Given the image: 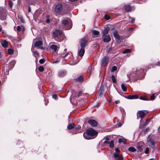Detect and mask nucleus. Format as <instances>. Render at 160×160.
<instances>
[{"instance_id": "4c0bfd02", "label": "nucleus", "mask_w": 160, "mask_h": 160, "mask_svg": "<svg viewBox=\"0 0 160 160\" xmlns=\"http://www.w3.org/2000/svg\"><path fill=\"white\" fill-rule=\"evenodd\" d=\"M112 48L107 47L106 49V52L108 53H110L111 51L112 50Z\"/></svg>"}, {"instance_id": "6e6552de", "label": "nucleus", "mask_w": 160, "mask_h": 160, "mask_svg": "<svg viewBox=\"0 0 160 160\" xmlns=\"http://www.w3.org/2000/svg\"><path fill=\"white\" fill-rule=\"evenodd\" d=\"M151 134L149 135L147 138V141L148 142L150 143L152 145H155L156 143V142L154 141L153 139H152L151 137Z\"/></svg>"}, {"instance_id": "603ef678", "label": "nucleus", "mask_w": 160, "mask_h": 160, "mask_svg": "<svg viewBox=\"0 0 160 160\" xmlns=\"http://www.w3.org/2000/svg\"><path fill=\"white\" fill-rule=\"evenodd\" d=\"M145 125V124H143V125H140L139 126V128H142Z\"/></svg>"}, {"instance_id": "49530a36", "label": "nucleus", "mask_w": 160, "mask_h": 160, "mask_svg": "<svg viewBox=\"0 0 160 160\" xmlns=\"http://www.w3.org/2000/svg\"><path fill=\"white\" fill-rule=\"evenodd\" d=\"M101 104V102H98L97 104H96L95 106H94V108H98Z\"/></svg>"}, {"instance_id": "72a5a7b5", "label": "nucleus", "mask_w": 160, "mask_h": 160, "mask_svg": "<svg viewBox=\"0 0 160 160\" xmlns=\"http://www.w3.org/2000/svg\"><path fill=\"white\" fill-rule=\"evenodd\" d=\"M131 52V50L130 49H126L123 51L122 53H126L128 52Z\"/></svg>"}, {"instance_id": "6e6d98bb", "label": "nucleus", "mask_w": 160, "mask_h": 160, "mask_svg": "<svg viewBox=\"0 0 160 160\" xmlns=\"http://www.w3.org/2000/svg\"><path fill=\"white\" fill-rule=\"evenodd\" d=\"M80 126H78L77 127H75L74 128V129L76 130H78L79 129Z\"/></svg>"}, {"instance_id": "9b49d317", "label": "nucleus", "mask_w": 160, "mask_h": 160, "mask_svg": "<svg viewBox=\"0 0 160 160\" xmlns=\"http://www.w3.org/2000/svg\"><path fill=\"white\" fill-rule=\"evenodd\" d=\"M109 60V58L107 56H105L102 59V66H105L107 64Z\"/></svg>"}, {"instance_id": "39448f33", "label": "nucleus", "mask_w": 160, "mask_h": 160, "mask_svg": "<svg viewBox=\"0 0 160 160\" xmlns=\"http://www.w3.org/2000/svg\"><path fill=\"white\" fill-rule=\"evenodd\" d=\"M62 34V32L61 30H56L54 31L53 32V37H54L55 39L58 42L61 41L58 38H57V37L60 36Z\"/></svg>"}, {"instance_id": "13d9d810", "label": "nucleus", "mask_w": 160, "mask_h": 160, "mask_svg": "<svg viewBox=\"0 0 160 160\" xmlns=\"http://www.w3.org/2000/svg\"><path fill=\"white\" fill-rule=\"evenodd\" d=\"M115 102L116 104H117L120 102V101L119 100H116L115 101Z\"/></svg>"}, {"instance_id": "1a4fd4ad", "label": "nucleus", "mask_w": 160, "mask_h": 160, "mask_svg": "<svg viewBox=\"0 0 160 160\" xmlns=\"http://www.w3.org/2000/svg\"><path fill=\"white\" fill-rule=\"evenodd\" d=\"M35 47H38L42 49H44V48L42 47V42L40 41L36 42L34 44Z\"/></svg>"}, {"instance_id": "5701e85b", "label": "nucleus", "mask_w": 160, "mask_h": 160, "mask_svg": "<svg viewBox=\"0 0 160 160\" xmlns=\"http://www.w3.org/2000/svg\"><path fill=\"white\" fill-rule=\"evenodd\" d=\"M124 9L126 11H131L132 10V8L129 5H126L124 6Z\"/></svg>"}, {"instance_id": "bb28decb", "label": "nucleus", "mask_w": 160, "mask_h": 160, "mask_svg": "<svg viewBox=\"0 0 160 160\" xmlns=\"http://www.w3.org/2000/svg\"><path fill=\"white\" fill-rule=\"evenodd\" d=\"M126 140L124 138L123 139H118V142L119 143H121L122 142H123L124 144H126Z\"/></svg>"}, {"instance_id": "864d4df0", "label": "nucleus", "mask_w": 160, "mask_h": 160, "mask_svg": "<svg viewBox=\"0 0 160 160\" xmlns=\"http://www.w3.org/2000/svg\"><path fill=\"white\" fill-rule=\"evenodd\" d=\"M88 71L89 73H91L92 72V68L91 67H89L88 69Z\"/></svg>"}, {"instance_id": "f03ea898", "label": "nucleus", "mask_w": 160, "mask_h": 160, "mask_svg": "<svg viewBox=\"0 0 160 160\" xmlns=\"http://www.w3.org/2000/svg\"><path fill=\"white\" fill-rule=\"evenodd\" d=\"M86 43L85 39L83 38L82 39L80 42V46L81 48L79 49L78 54V55L81 57H82L85 52V47Z\"/></svg>"}, {"instance_id": "ea45409f", "label": "nucleus", "mask_w": 160, "mask_h": 160, "mask_svg": "<svg viewBox=\"0 0 160 160\" xmlns=\"http://www.w3.org/2000/svg\"><path fill=\"white\" fill-rule=\"evenodd\" d=\"M117 69V68L116 66H113L112 69H111V71L112 72H114L115 71H116Z\"/></svg>"}, {"instance_id": "09e8293b", "label": "nucleus", "mask_w": 160, "mask_h": 160, "mask_svg": "<svg viewBox=\"0 0 160 160\" xmlns=\"http://www.w3.org/2000/svg\"><path fill=\"white\" fill-rule=\"evenodd\" d=\"M52 98L56 100L57 99L58 97L56 95H53L52 96Z\"/></svg>"}, {"instance_id": "7c9ffc66", "label": "nucleus", "mask_w": 160, "mask_h": 160, "mask_svg": "<svg viewBox=\"0 0 160 160\" xmlns=\"http://www.w3.org/2000/svg\"><path fill=\"white\" fill-rule=\"evenodd\" d=\"M74 123L71 124L68 126V129H71L74 128Z\"/></svg>"}, {"instance_id": "a19ab883", "label": "nucleus", "mask_w": 160, "mask_h": 160, "mask_svg": "<svg viewBox=\"0 0 160 160\" xmlns=\"http://www.w3.org/2000/svg\"><path fill=\"white\" fill-rule=\"evenodd\" d=\"M9 5V7L12 8V7L13 5V2L12 1L10 0L9 2L8 3Z\"/></svg>"}, {"instance_id": "f8f14e48", "label": "nucleus", "mask_w": 160, "mask_h": 160, "mask_svg": "<svg viewBox=\"0 0 160 160\" xmlns=\"http://www.w3.org/2000/svg\"><path fill=\"white\" fill-rule=\"evenodd\" d=\"M145 115V113L144 111H138L137 113V117H139L142 119L143 118Z\"/></svg>"}, {"instance_id": "69168bd1", "label": "nucleus", "mask_w": 160, "mask_h": 160, "mask_svg": "<svg viewBox=\"0 0 160 160\" xmlns=\"http://www.w3.org/2000/svg\"><path fill=\"white\" fill-rule=\"evenodd\" d=\"M148 160H155V159L154 158H152Z\"/></svg>"}, {"instance_id": "3c124183", "label": "nucleus", "mask_w": 160, "mask_h": 160, "mask_svg": "<svg viewBox=\"0 0 160 160\" xmlns=\"http://www.w3.org/2000/svg\"><path fill=\"white\" fill-rule=\"evenodd\" d=\"M82 91H80L79 92L78 94V97H79L82 94Z\"/></svg>"}, {"instance_id": "393cba45", "label": "nucleus", "mask_w": 160, "mask_h": 160, "mask_svg": "<svg viewBox=\"0 0 160 160\" xmlns=\"http://www.w3.org/2000/svg\"><path fill=\"white\" fill-rule=\"evenodd\" d=\"M60 56L62 58H66L67 57L68 59L71 57V53L68 52L65 55H63L62 54H61L60 55Z\"/></svg>"}, {"instance_id": "c9c22d12", "label": "nucleus", "mask_w": 160, "mask_h": 160, "mask_svg": "<svg viewBox=\"0 0 160 160\" xmlns=\"http://www.w3.org/2000/svg\"><path fill=\"white\" fill-rule=\"evenodd\" d=\"M111 78L112 81V82L113 83H115L116 82V80L115 78V76L114 75H112V76Z\"/></svg>"}, {"instance_id": "de8ad7c7", "label": "nucleus", "mask_w": 160, "mask_h": 160, "mask_svg": "<svg viewBox=\"0 0 160 160\" xmlns=\"http://www.w3.org/2000/svg\"><path fill=\"white\" fill-rule=\"evenodd\" d=\"M149 151V149L148 148H147L146 149L145 151V153L146 154H147L148 153Z\"/></svg>"}, {"instance_id": "f3484780", "label": "nucleus", "mask_w": 160, "mask_h": 160, "mask_svg": "<svg viewBox=\"0 0 160 160\" xmlns=\"http://www.w3.org/2000/svg\"><path fill=\"white\" fill-rule=\"evenodd\" d=\"M16 63V61L14 60H12L9 63L8 67L10 69H11L14 66Z\"/></svg>"}, {"instance_id": "0eeeda50", "label": "nucleus", "mask_w": 160, "mask_h": 160, "mask_svg": "<svg viewBox=\"0 0 160 160\" xmlns=\"http://www.w3.org/2000/svg\"><path fill=\"white\" fill-rule=\"evenodd\" d=\"M114 36L116 38V40L117 42L119 43L121 42L120 40L121 37L118 34V32L117 30L114 31L113 33Z\"/></svg>"}, {"instance_id": "aec40b11", "label": "nucleus", "mask_w": 160, "mask_h": 160, "mask_svg": "<svg viewBox=\"0 0 160 160\" xmlns=\"http://www.w3.org/2000/svg\"><path fill=\"white\" fill-rule=\"evenodd\" d=\"M17 30L18 32H23L25 30V28L24 27L22 26H18L17 27Z\"/></svg>"}, {"instance_id": "423d86ee", "label": "nucleus", "mask_w": 160, "mask_h": 160, "mask_svg": "<svg viewBox=\"0 0 160 160\" xmlns=\"http://www.w3.org/2000/svg\"><path fill=\"white\" fill-rule=\"evenodd\" d=\"M50 48L54 52L57 51L59 48V45L58 44H57L54 42H51L50 43Z\"/></svg>"}, {"instance_id": "f704fd0d", "label": "nucleus", "mask_w": 160, "mask_h": 160, "mask_svg": "<svg viewBox=\"0 0 160 160\" xmlns=\"http://www.w3.org/2000/svg\"><path fill=\"white\" fill-rule=\"evenodd\" d=\"M115 152L114 153V155H115V154H117V155H118L119 153L120 152V150L118 148H116L115 149Z\"/></svg>"}, {"instance_id": "dca6fc26", "label": "nucleus", "mask_w": 160, "mask_h": 160, "mask_svg": "<svg viewBox=\"0 0 160 160\" xmlns=\"http://www.w3.org/2000/svg\"><path fill=\"white\" fill-rule=\"evenodd\" d=\"M111 38L109 35L105 36L103 38V41L105 42H108L111 40Z\"/></svg>"}, {"instance_id": "b1692460", "label": "nucleus", "mask_w": 160, "mask_h": 160, "mask_svg": "<svg viewBox=\"0 0 160 160\" xmlns=\"http://www.w3.org/2000/svg\"><path fill=\"white\" fill-rule=\"evenodd\" d=\"M92 33L93 34L92 37L95 38V37L94 35L96 36V37H97L98 35L99 34V32L98 31L96 30H93L92 32Z\"/></svg>"}, {"instance_id": "a878e982", "label": "nucleus", "mask_w": 160, "mask_h": 160, "mask_svg": "<svg viewBox=\"0 0 160 160\" xmlns=\"http://www.w3.org/2000/svg\"><path fill=\"white\" fill-rule=\"evenodd\" d=\"M33 49V47H32L31 48V50L33 53V55L34 56L36 57L38 55V53L36 51H34Z\"/></svg>"}, {"instance_id": "473e14b6", "label": "nucleus", "mask_w": 160, "mask_h": 160, "mask_svg": "<svg viewBox=\"0 0 160 160\" xmlns=\"http://www.w3.org/2000/svg\"><path fill=\"white\" fill-rule=\"evenodd\" d=\"M76 80L77 81L81 82L83 80V77L81 76L77 78L76 79Z\"/></svg>"}, {"instance_id": "0e129e2a", "label": "nucleus", "mask_w": 160, "mask_h": 160, "mask_svg": "<svg viewBox=\"0 0 160 160\" xmlns=\"http://www.w3.org/2000/svg\"><path fill=\"white\" fill-rule=\"evenodd\" d=\"M148 123V121H146L145 123H144V124H145V125H146Z\"/></svg>"}, {"instance_id": "5fc2aeb1", "label": "nucleus", "mask_w": 160, "mask_h": 160, "mask_svg": "<svg viewBox=\"0 0 160 160\" xmlns=\"http://www.w3.org/2000/svg\"><path fill=\"white\" fill-rule=\"evenodd\" d=\"M149 130V128H146L144 130V132H148Z\"/></svg>"}, {"instance_id": "cd10ccee", "label": "nucleus", "mask_w": 160, "mask_h": 160, "mask_svg": "<svg viewBox=\"0 0 160 160\" xmlns=\"http://www.w3.org/2000/svg\"><path fill=\"white\" fill-rule=\"evenodd\" d=\"M114 141L112 140L110 142H109V144L108 145H109V147L111 148H112L114 147Z\"/></svg>"}, {"instance_id": "4d7b16f0", "label": "nucleus", "mask_w": 160, "mask_h": 160, "mask_svg": "<svg viewBox=\"0 0 160 160\" xmlns=\"http://www.w3.org/2000/svg\"><path fill=\"white\" fill-rule=\"evenodd\" d=\"M50 22V19H47L46 20V22L47 23H49Z\"/></svg>"}, {"instance_id": "37998d69", "label": "nucleus", "mask_w": 160, "mask_h": 160, "mask_svg": "<svg viewBox=\"0 0 160 160\" xmlns=\"http://www.w3.org/2000/svg\"><path fill=\"white\" fill-rule=\"evenodd\" d=\"M45 62V60L43 59H40L39 61V62L41 64H43Z\"/></svg>"}, {"instance_id": "bf43d9fd", "label": "nucleus", "mask_w": 160, "mask_h": 160, "mask_svg": "<svg viewBox=\"0 0 160 160\" xmlns=\"http://www.w3.org/2000/svg\"><path fill=\"white\" fill-rule=\"evenodd\" d=\"M115 52L113 51V50L112 49V50L111 51L110 53H114Z\"/></svg>"}, {"instance_id": "052dcab7", "label": "nucleus", "mask_w": 160, "mask_h": 160, "mask_svg": "<svg viewBox=\"0 0 160 160\" xmlns=\"http://www.w3.org/2000/svg\"><path fill=\"white\" fill-rule=\"evenodd\" d=\"M105 141H108L109 140V138L108 137H106L105 138Z\"/></svg>"}, {"instance_id": "338daca9", "label": "nucleus", "mask_w": 160, "mask_h": 160, "mask_svg": "<svg viewBox=\"0 0 160 160\" xmlns=\"http://www.w3.org/2000/svg\"><path fill=\"white\" fill-rule=\"evenodd\" d=\"M160 129V126L158 128V131H159Z\"/></svg>"}, {"instance_id": "774afa93", "label": "nucleus", "mask_w": 160, "mask_h": 160, "mask_svg": "<svg viewBox=\"0 0 160 160\" xmlns=\"http://www.w3.org/2000/svg\"><path fill=\"white\" fill-rule=\"evenodd\" d=\"M132 28H129V30H132Z\"/></svg>"}, {"instance_id": "412c9836", "label": "nucleus", "mask_w": 160, "mask_h": 160, "mask_svg": "<svg viewBox=\"0 0 160 160\" xmlns=\"http://www.w3.org/2000/svg\"><path fill=\"white\" fill-rule=\"evenodd\" d=\"M138 98V97L137 95H128L127 97L128 99H137Z\"/></svg>"}, {"instance_id": "7ed1b4c3", "label": "nucleus", "mask_w": 160, "mask_h": 160, "mask_svg": "<svg viewBox=\"0 0 160 160\" xmlns=\"http://www.w3.org/2000/svg\"><path fill=\"white\" fill-rule=\"evenodd\" d=\"M62 23L64 25L63 28L65 30L70 29L72 26V23L71 20L69 18L62 20Z\"/></svg>"}, {"instance_id": "58836bf2", "label": "nucleus", "mask_w": 160, "mask_h": 160, "mask_svg": "<svg viewBox=\"0 0 160 160\" xmlns=\"http://www.w3.org/2000/svg\"><path fill=\"white\" fill-rule=\"evenodd\" d=\"M139 99L141 100H147V98L145 96H141L139 98Z\"/></svg>"}, {"instance_id": "4468645a", "label": "nucleus", "mask_w": 160, "mask_h": 160, "mask_svg": "<svg viewBox=\"0 0 160 160\" xmlns=\"http://www.w3.org/2000/svg\"><path fill=\"white\" fill-rule=\"evenodd\" d=\"M88 123L92 127H96L98 123L95 120L93 119L89 120L88 121Z\"/></svg>"}, {"instance_id": "79ce46f5", "label": "nucleus", "mask_w": 160, "mask_h": 160, "mask_svg": "<svg viewBox=\"0 0 160 160\" xmlns=\"http://www.w3.org/2000/svg\"><path fill=\"white\" fill-rule=\"evenodd\" d=\"M150 99L152 100H154L155 99V96L154 94H152L150 97Z\"/></svg>"}, {"instance_id": "f257e3e1", "label": "nucleus", "mask_w": 160, "mask_h": 160, "mask_svg": "<svg viewBox=\"0 0 160 160\" xmlns=\"http://www.w3.org/2000/svg\"><path fill=\"white\" fill-rule=\"evenodd\" d=\"M97 134V132L93 129L90 128L87 130L83 133L84 138L86 139H90L94 138Z\"/></svg>"}, {"instance_id": "c85d7f7f", "label": "nucleus", "mask_w": 160, "mask_h": 160, "mask_svg": "<svg viewBox=\"0 0 160 160\" xmlns=\"http://www.w3.org/2000/svg\"><path fill=\"white\" fill-rule=\"evenodd\" d=\"M128 150L130 152H134L136 151V149L133 147H130L128 149Z\"/></svg>"}, {"instance_id": "680f3d73", "label": "nucleus", "mask_w": 160, "mask_h": 160, "mask_svg": "<svg viewBox=\"0 0 160 160\" xmlns=\"http://www.w3.org/2000/svg\"><path fill=\"white\" fill-rule=\"evenodd\" d=\"M102 95V94L101 93H100L99 95H98V97H101Z\"/></svg>"}, {"instance_id": "e2e57ef3", "label": "nucleus", "mask_w": 160, "mask_h": 160, "mask_svg": "<svg viewBox=\"0 0 160 160\" xmlns=\"http://www.w3.org/2000/svg\"><path fill=\"white\" fill-rule=\"evenodd\" d=\"M58 62L59 61L58 60L54 62V63H58Z\"/></svg>"}, {"instance_id": "e433bc0d", "label": "nucleus", "mask_w": 160, "mask_h": 160, "mask_svg": "<svg viewBox=\"0 0 160 160\" xmlns=\"http://www.w3.org/2000/svg\"><path fill=\"white\" fill-rule=\"evenodd\" d=\"M38 70L40 72H42L44 70V68L43 67L41 66L38 68Z\"/></svg>"}, {"instance_id": "2eb2a0df", "label": "nucleus", "mask_w": 160, "mask_h": 160, "mask_svg": "<svg viewBox=\"0 0 160 160\" xmlns=\"http://www.w3.org/2000/svg\"><path fill=\"white\" fill-rule=\"evenodd\" d=\"M1 43L3 47L6 48L8 47V42L6 40H1Z\"/></svg>"}, {"instance_id": "20e7f679", "label": "nucleus", "mask_w": 160, "mask_h": 160, "mask_svg": "<svg viewBox=\"0 0 160 160\" xmlns=\"http://www.w3.org/2000/svg\"><path fill=\"white\" fill-rule=\"evenodd\" d=\"M6 11L5 7H0V19L4 20L6 19Z\"/></svg>"}, {"instance_id": "6ab92c4d", "label": "nucleus", "mask_w": 160, "mask_h": 160, "mask_svg": "<svg viewBox=\"0 0 160 160\" xmlns=\"http://www.w3.org/2000/svg\"><path fill=\"white\" fill-rule=\"evenodd\" d=\"M66 74V72L64 70H61L58 72V75L60 77H62L65 76Z\"/></svg>"}, {"instance_id": "9d476101", "label": "nucleus", "mask_w": 160, "mask_h": 160, "mask_svg": "<svg viewBox=\"0 0 160 160\" xmlns=\"http://www.w3.org/2000/svg\"><path fill=\"white\" fill-rule=\"evenodd\" d=\"M62 4H59L55 7V11L57 13H59L62 11Z\"/></svg>"}, {"instance_id": "8fccbe9b", "label": "nucleus", "mask_w": 160, "mask_h": 160, "mask_svg": "<svg viewBox=\"0 0 160 160\" xmlns=\"http://www.w3.org/2000/svg\"><path fill=\"white\" fill-rule=\"evenodd\" d=\"M131 18L132 20L131 21V23H132L134 22L135 19L133 18Z\"/></svg>"}, {"instance_id": "ddd939ff", "label": "nucleus", "mask_w": 160, "mask_h": 160, "mask_svg": "<svg viewBox=\"0 0 160 160\" xmlns=\"http://www.w3.org/2000/svg\"><path fill=\"white\" fill-rule=\"evenodd\" d=\"M144 143L142 142H138V145L137 146V149L138 152H142V147L144 145Z\"/></svg>"}, {"instance_id": "a18cd8bd", "label": "nucleus", "mask_w": 160, "mask_h": 160, "mask_svg": "<svg viewBox=\"0 0 160 160\" xmlns=\"http://www.w3.org/2000/svg\"><path fill=\"white\" fill-rule=\"evenodd\" d=\"M104 18H105L107 20H108L110 19L109 17L107 14L105 15L104 16Z\"/></svg>"}, {"instance_id": "c03bdc74", "label": "nucleus", "mask_w": 160, "mask_h": 160, "mask_svg": "<svg viewBox=\"0 0 160 160\" xmlns=\"http://www.w3.org/2000/svg\"><path fill=\"white\" fill-rule=\"evenodd\" d=\"M109 142H109L108 141H105L103 143L105 145V146H108L107 144L108 145L109 144Z\"/></svg>"}, {"instance_id": "a211bd4d", "label": "nucleus", "mask_w": 160, "mask_h": 160, "mask_svg": "<svg viewBox=\"0 0 160 160\" xmlns=\"http://www.w3.org/2000/svg\"><path fill=\"white\" fill-rule=\"evenodd\" d=\"M114 158L115 159L117 160H123V158L121 155H119V154L117 155L115 154L114 155Z\"/></svg>"}, {"instance_id": "2f4dec72", "label": "nucleus", "mask_w": 160, "mask_h": 160, "mask_svg": "<svg viewBox=\"0 0 160 160\" xmlns=\"http://www.w3.org/2000/svg\"><path fill=\"white\" fill-rule=\"evenodd\" d=\"M121 88L124 92H125L127 91V88L125 84H122L121 85Z\"/></svg>"}, {"instance_id": "4be33fe9", "label": "nucleus", "mask_w": 160, "mask_h": 160, "mask_svg": "<svg viewBox=\"0 0 160 160\" xmlns=\"http://www.w3.org/2000/svg\"><path fill=\"white\" fill-rule=\"evenodd\" d=\"M110 30V28L108 27H106L105 28L104 30L102 32L103 35L105 36L106 34H107Z\"/></svg>"}, {"instance_id": "c756f323", "label": "nucleus", "mask_w": 160, "mask_h": 160, "mask_svg": "<svg viewBox=\"0 0 160 160\" xmlns=\"http://www.w3.org/2000/svg\"><path fill=\"white\" fill-rule=\"evenodd\" d=\"M14 51L13 50L11 49H8L7 50V52L8 54L12 55Z\"/></svg>"}]
</instances>
